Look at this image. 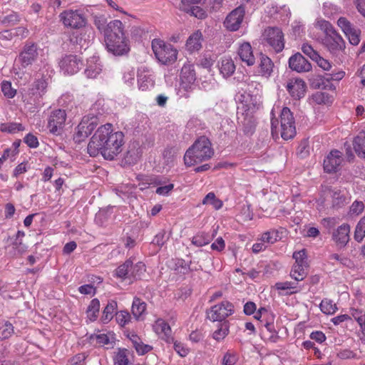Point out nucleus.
Instances as JSON below:
<instances>
[{
    "label": "nucleus",
    "mask_w": 365,
    "mask_h": 365,
    "mask_svg": "<svg viewBox=\"0 0 365 365\" xmlns=\"http://www.w3.org/2000/svg\"><path fill=\"white\" fill-rule=\"evenodd\" d=\"M111 123H106L98 128L88 145V153L92 157L101 154L106 160H113L122 152L124 134L114 131Z\"/></svg>",
    "instance_id": "nucleus-1"
},
{
    "label": "nucleus",
    "mask_w": 365,
    "mask_h": 365,
    "mask_svg": "<svg viewBox=\"0 0 365 365\" xmlns=\"http://www.w3.org/2000/svg\"><path fill=\"white\" fill-rule=\"evenodd\" d=\"M98 29L103 33L106 46L110 53L115 56L128 53L130 47L123 24H98Z\"/></svg>",
    "instance_id": "nucleus-2"
},
{
    "label": "nucleus",
    "mask_w": 365,
    "mask_h": 365,
    "mask_svg": "<svg viewBox=\"0 0 365 365\" xmlns=\"http://www.w3.org/2000/svg\"><path fill=\"white\" fill-rule=\"evenodd\" d=\"M214 155L211 143L205 136L200 137L184 154V164L192 166L204 160H207Z\"/></svg>",
    "instance_id": "nucleus-3"
},
{
    "label": "nucleus",
    "mask_w": 365,
    "mask_h": 365,
    "mask_svg": "<svg viewBox=\"0 0 365 365\" xmlns=\"http://www.w3.org/2000/svg\"><path fill=\"white\" fill-rule=\"evenodd\" d=\"M319 29L324 33L323 44L334 55H338L345 49V41L336 32L332 24H317Z\"/></svg>",
    "instance_id": "nucleus-4"
},
{
    "label": "nucleus",
    "mask_w": 365,
    "mask_h": 365,
    "mask_svg": "<svg viewBox=\"0 0 365 365\" xmlns=\"http://www.w3.org/2000/svg\"><path fill=\"white\" fill-rule=\"evenodd\" d=\"M152 49L155 57L162 64H173L177 60L178 51L172 45L155 38L152 41Z\"/></svg>",
    "instance_id": "nucleus-5"
},
{
    "label": "nucleus",
    "mask_w": 365,
    "mask_h": 365,
    "mask_svg": "<svg viewBox=\"0 0 365 365\" xmlns=\"http://www.w3.org/2000/svg\"><path fill=\"white\" fill-rule=\"evenodd\" d=\"M255 108V104H243L242 108H238L237 120L243 126L245 133H252L255 128V120L253 116V111Z\"/></svg>",
    "instance_id": "nucleus-6"
},
{
    "label": "nucleus",
    "mask_w": 365,
    "mask_h": 365,
    "mask_svg": "<svg viewBox=\"0 0 365 365\" xmlns=\"http://www.w3.org/2000/svg\"><path fill=\"white\" fill-rule=\"evenodd\" d=\"M234 313V306L228 301H223L212 307L206 312L207 318L212 322H225V319Z\"/></svg>",
    "instance_id": "nucleus-7"
},
{
    "label": "nucleus",
    "mask_w": 365,
    "mask_h": 365,
    "mask_svg": "<svg viewBox=\"0 0 365 365\" xmlns=\"http://www.w3.org/2000/svg\"><path fill=\"white\" fill-rule=\"evenodd\" d=\"M281 137L289 140L296 135L295 123L292 113L289 108H282L280 114Z\"/></svg>",
    "instance_id": "nucleus-8"
},
{
    "label": "nucleus",
    "mask_w": 365,
    "mask_h": 365,
    "mask_svg": "<svg viewBox=\"0 0 365 365\" xmlns=\"http://www.w3.org/2000/svg\"><path fill=\"white\" fill-rule=\"evenodd\" d=\"M263 39L274 50L281 52L284 48V34L277 26L268 27L262 34Z\"/></svg>",
    "instance_id": "nucleus-9"
},
{
    "label": "nucleus",
    "mask_w": 365,
    "mask_h": 365,
    "mask_svg": "<svg viewBox=\"0 0 365 365\" xmlns=\"http://www.w3.org/2000/svg\"><path fill=\"white\" fill-rule=\"evenodd\" d=\"M96 126V118L93 116H84L77 127V130L73 135L76 143H80L91 134Z\"/></svg>",
    "instance_id": "nucleus-10"
},
{
    "label": "nucleus",
    "mask_w": 365,
    "mask_h": 365,
    "mask_svg": "<svg viewBox=\"0 0 365 365\" xmlns=\"http://www.w3.org/2000/svg\"><path fill=\"white\" fill-rule=\"evenodd\" d=\"M66 120V113L64 110L57 109L51 112L48 121V128L50 133L55 135L60 134Z\"/></svg>",
    "instance_id": "nucleus-11"
},
{
    "label": "nucleus",
    "mask_w": 365,
    "mask_h": 365,
    "mask_svg": "<svg viewBox=\"0 0 365 365\" xmlns=\"http://www.w3.org/2000/svg\"><path fill=\"white\" fill-rule=\"evenodd\" d=\"M344 71H339L332 73H326L324 76H318L313 81L312 84L317 88L331 89L333 85L330 83L331 81H340L344 76Z\"/></svg>",
    "instance_id": "nucleus-12"
},
{
    "label": "nucleus",
    "mask_w": 365,
    "mask_h": 365,
    "mask_svg": "<svg viewBox=\"0 0 365 365\" xmlns=\"http://www.w3.org/2000/svg\"><path fill=\"white\" fill-rule=\"evenodd\" d=\"M350 226L344 223L334 230L331 235V239L335 245L339 247H344L349 241Z\"/></svg>",
    "instance_id": "nucleus-13"
},
{
    "label": "nucleus",
    "mask_w": 365,
    "mask_h": 365,
    "mask_svg": "<svg viewBox=\"0 0 365 365\" xmlns=\"http://www.w3.org/2000/svg\"><path fill=\"white\" fill-rule=\"evenodd\" d=\"M343 161L342 154L339 150H334L324 160V169L325 172L331 173L336 172Z\"/></svg>",
    "instance_id": "nucleus-14"
},
{
    "label": "nucleus",
    "mask_w": 365,
    "mask_h": 365,
    "mask_svg": "<svg viewBox=\"0 0 365 365\" xmlns=\"http://www.w3.org/2000/svg\"><path fill=\"white\" fill-rule=\"evenodd\" d=\"M83 66L81 58L74 55L65 56L60 62V66L65 73L74 74L77 73Z\"/></svg>",
    "instance_id": "nucleus-15"
},
{
    "label": "nucleus",
    "mask_w": 365,
    "mask_h": 365,
    "mask_svg": "<svg viewBox=\"0 0 365 365\" xmlns=\"http://www.w3.org/2000/svg\"><path fill=\"white\" fill-rule=\"evenodd\" d=\"M289 67L297 73L308 72L312 69L311 63L299 53L289 58Z\"/></svg>",
    "instance_id": "nucleus-16"
},
{
    "label": "nucleus",
    "mask_w": 365,
    "mask_h": 365,
    "mask_svg": "<svg viewBox=\"0 0 365 365\" xmlns=\"http://www.w3.org/2000/svg\"><path fill=\"white\" fill-rule=\"evenodd\" d=\"M38 56L37 46L34 43H26L19 54V61L23 67L31 65Z\"/></svg>",
    "instance_id": "nucleus-17"
},
{
    "label": "nucleus",
    "mask_w": 365,
    "mask_h": 365,
    "mask_svg": "<svg viewBox=\"0 0 365 365\" xmlns=\"http://www.w3.org/2000/svg\"><path fill=\"white\" fill-rule=\"evenodd\" d=\"M63 23H85L88 21V13L83 10L65 11L60 14Z\"/></svg>",
    "instance_id": "nucleus-18"
},
{
    "label": "nucleus",
    "mask_w": 365,
    "mask_h": 365,
    "mask_svg": "<svg viewBox=\"0 0 365 365\" xmlns=\"http://www.w3.org/2000/svg\"><path fill=\"white\" fill-rule=\"evenodd\" d=\"M274 314L265 309V310H264L263 318L261 323L270 334L267 339L274 343L277 342L279 339V336L274 328Z\"/></svg>",
    "instance_id": "nucleus-19"
},
{
    "label": "nucleus",
    "mask_w": 365,
    "mask_h": 365,
    "mask_svg": "<svg viewBox=\"0 0 365 365\" xmlns=\"http://www.w3.org/2000/svg\"><path fill=\"white\" fill-rule=\"evenodd\" d=\"M287 89L292 98L300 99L304 96L306 83L300 78L291 79L287 83Z\"/></svg>",
    "instance_id": "nucleus-20"
},
{
    "label": "nucleus",
    "mask_w": 365,
    "mask_h": 365,
    "mask_svg": "<svg viewBox=\"0 0 365 365\" xmlns=\"http://www.w3.org/2000/svg\"><path fill=\"white\" fill-rule=\"evenodd\" d=\"M238 55L240 59L247 66H252L255 63V58L253 55L252 46L250 43H242L238 49Z\"/></svg>",
    "instance_id": "nucleus-21"
},
{
    "label": "nucleus",
    "mask_w": 365,
    "mask_h": 365,
    "mask_svg": "<svg viewBox=\"0 0 365 365\" xmlns=\"http://www.w3.org/2000/svg\"><path fill=\"white\" fill-rule=\"evenodd\" d=\"M153 330L161 339L170 343V341H173V338L170 337L171 329L170 326L163 319H158L153 325Z\"/></svg>",
    "instance_id": "nucleus-22"
},
{
    "label": "nucleus",
    "mask_w": 365,
    "mask_h": 365,
    "mask_svg": "<svg viewBox=\"0 0 365 365\" xmlns=\"http://www.w3.org/2000/svg\"><path fill=\"white\" fill-rule=\"evenodd\" d=\"M69 26L70 31H68L70 41L76 45H81L83 46V41H85L84 36V31L85 29L82 26L81 24H75L74 26H71L72 24H67Z\"/></svg>",
    "instance_id": "nucleus-23"
},
{
    "label": "nucleus",
    "mask_w": 365,
    "mask_h": 365,
    "mask_svg": "<svg viewBox=\"0 0 365 365\" xmlns=\"http://www.w3.org/2000/svg\"><path fill=\"white\" fill-rule=\"evenodd\" d=\"M274 63L267 56L260 53L259 58V73L262 76L269 77L273 71Z\"/></svg>",
    "instance_id": "nucleus-24"
},
{
    "label": "nucleus",
    "mask_w": 365,
    "mask_h": 365,
    "mask_svg": "<svg viewBox=\"0 0 365 365\" xmlns=\"http://www.w3.org/2000/svg\"><path fill=\"white\" fill-rule=\"evenodd\" d=\"M202 35L201 32L193 33L186 41V48L188 51L192 53L199 51L202 47Z\"/></svg>",
    "instance_id": "nucleus-25"
},
{
    "label": "nucleus",
    "mask_w": 365,
    "mask_h": 365,
    "mask_svg": "<svg viewBox=\"0 0 365 365\" xmlns=\"http://www.w3.org/2000/svg\"><path fill=\"white\" fill-rule=\"evenodd\" d=\"M128 336L131 341L133 346L139 355H143L152 350L153 347L148 344H143L137 334H128Z\"/></svg>",
    "instance_id": "nucleus-26"
},
{
    "label": "nucleus",
    "mask_w": 365,
    "mask_h": 365,
    "mask_svg": "<svg viewBox=\"0 0 365 365\" xmlns=\"http://www.w3.org/2000/svg\"><path fill=\"white\" fill-rule=\"evenodd\" d=\"M220 73L225 78L232 76L235 71V66L233 61L230 58H223L219 62Z\"/></svg>",
    "instance_id": "nucleus-27"
},
{
    "label": "nucleus",
    "mask_w": 365,
    "mask_h": 365,
    "mask_svg": "<svg viewBox=\"0 0 365 365\" xmlns=\"http://www.w3.org/2000/svg\"><path fill=\"white\" fill-rule=\"evenodd\" d=\"M184 70H186L185 73H187L186 76H184V90H193L195 88V81L196 79L193 66L189 64L186 66L184 65Z\"/></svg>",
    "instance_id": "nucleus-28"
},
{
    "label": "nucleus",
    "mask_w": 365,
    "mask_h": 365,
    "mask_svg": "<svg viewBox=\"0 0 365 365\" xmlns=\"http://www.w3.org/2000/svg\"><path fill=\"white\" fill-rule=\"evenodd\" d=\"M343 25L342 30L348 38L349 43L354 46L358 45L360 42V31L351 28L350 24Z\"/></svg>",
    "instance_id": "nucleus-29"
},
{
    "label": "nucleus",
    "mask_w": 365,
    "mask_h": 365,
    "mask_svg": "<svg viewBox=\"0 0 365 365\" xmlns=\"http://www.w3.org/2000/svg\"><path fill=\"white\" fill-rule=\"evenodd\" d=\"M353 145L357 155L359 157L365 158V130L360 132L354 139Z\"/></svg>",
    "instance_id": "nucleus-30"
},
{
    "label": "nucleus",
    "mask_w": 365,
    "mask_h": 365,
    "mask_svg": "<svg viewBox=\"0 0 365 365\" xmlns=\"http://www.w3.org/2000/svg\"><path fill=\"white\" fill-rule=\"evenodd\" d=\"M245 14V8L240 6L227 15L224 23H242Z\"/></svg>",
    "instance_id": "nucleus-31"
},
{
    "label": "nucleus",
    "mask_w": 365,
    "mask_h": 365,
    "mask_svg": "<svg viewBox=\"0 0 365 365\" xmlns=\"http://www.w3.org/2000/svg\"><path fill=\"white\" fill-rule=\"evenodd\" d=\"M307 267L305 264H294L290 272L292 278L296 281H302L307 276L305 268Z\"/></svg>",
    "instance_id": "nucleus-32"
},
{
    "label": "nucleus",
    "mask_w": 365,
    "mask_h": 365,
    "mask_svg": "<svg viewBox=\"0 0 365 365\" xmlns=\"http://www.w3.org/2000/svg\"><path fill=\"white\" fill-rule=\"evenodd\" d=\"M117 309V302L114 300H110L108 302L106 307H105L103 315L101 317L103 323H107L110 321L113 317L115 309Z\"/></svg>",
    "instance_id": "nucleus-33"
},
{
    "label": "nucleus",
    "mask_w": 365,
    "mask_h": 365,
    "mask_svg": "<svg viewBox=\"0 0 365 365\" xmlns=\"http://www.w3.org/2000/svg\"><path fill=\"white\" fill-rule=\"evenodd\" d=\"M150 184L153 183L156 185H160L155 190V192L160 195H166L173 189V184H168L163 186V182L159 177L152 178Z\"/></svg>",
    "instance_id": "nucleus-34"
},
{
    "label": "nucleus",
    "mask_w": 365,
    "mask_h": 365,
    "mask_svg": "<svg viewBox=\"0 0 365 365\" xmlns=\"http://www.w3.org/2000/svg\"><path fill=\"white\" fill-rule=\"evenodd\" d=\"M128 355V349H119L113 358L114 365H129Z\"/></svg>",
    "instance_id": "nucleus-35"
},
{
    "label": "nucleus",
    "mask_w": 365,
    "mask_h": 365,
    "mask_svg": "<svg viewBox=\"0 0 365 365\" xmlns=\"http://www.w3.org/2000/svg\"><path fill=\"white\" fill-rule=\"evenodd\" d=\"M102 71V66L101 63L91 61L89 63L87 68L85 71V73L88 78H96Z\"/></svg>",
    "instance_id": "nucleus-36"
},
{
    "label": "nucleus",
    "mask_w": 365,
    "mask_h": 365,
    "mask_svg": "<svg viewBox=\"0 0 365 365\" xmlns=\"http://www.w3.org/2000/svg\"><path fill=\"white\" fill-rule=\"evenodd\" d=\"M331 197V206L334 209H339L347 203L346 196L340 191L333 192Z\"/></svg>",
    "instance_id": "nucleus-37"
},
{
    "label": "nucleus",
    "mask_w": 365,
    "mask_h": 365,
    "mask_svg": "<svg viewBox=\"0 0 365 365\" xmlns=\"http://www.w3.org/2000/svg\"><path fill=\"white\" fill-rule=\"evenodd\" d=\"M146 304L142 302L139 298H134L132 304V313L133 316L138 319L145 311Z\"/></svg>",
    "instance_id": "nucleus-38"
},
{
    "label": "nucleus",
    "mask_w": 365,
    "mask_h": 365,
    "mask_svg": "<svg viewBox=\"0 0 365 365\" xmlns=\"http://www.w3.org/2000/svg\"><path fill=\"white\" fill-rule=\"evenodd\" d=\"M132 267V261L128 259L123 264L120 265L115 269V274L118 277L122 279L130 278V269Z\"/></svg>",
    "instance_id": "nucleus-39"
},
{
    "label": "nucleus",
    "mask_w": 365,
    "mask_h": 365,
    "mask_svg": "<svg viewBox=\"0 0 365 365\" xmlns=\"http://www.w3.org/2000/svg\"><path fill=\"white\" fill-rule=\"evenodd\" d=\"M280 239L279 232L275 230H271L264 232L259 240L267 244H274Z\"/></svg>",
    "instance_id": "nucleus-40"
},
{
    "label": "nucleus",
    "mask_w": 365,
    "mask_h": 365,
    "mask_svg": "<svg viewBox=\"0 0 365 365\" xmlns=\"http://www.w3.org/2000/svg\"><path fill=\"white\" fill-rule=\"evenodd\" d=\"M100 309V302L98 299H93L91 300L88 309V317L91 321L96 320L98 317V313Z\"/></svg>",
    "instance_id": "nucleus-41"
},
{
    "label": "nucleus",
    "mask_w": 365,
    "mask_h": 365,
    "mask_svg": "<svg viewBox=\"0 0 365 365\" xmlns=\"http://www.w3.org/2000/svg\"><path fill=\"white\" fill-rule=\"evenodd\" d=\"M145 271V266L143 262H139L135 264L132 262V267L130 269V278H140Z\"/></svg>",
    "instance_id": "nucleus-42"
},
{
    "label": "nucleus",
    "mask_w": 365,
    "mask_h": 365,
    "mask_svg": "<svg viewBox=\"0 0 365 365\" xmlns=\"http://www.w3.org/2000/svg\"><path fill=\"white\" fill-rule=\"evenodd\" d=\"M319 307L321 311L326 314H332L337 309L336 305L328 299H323L320 303Z\"/></svg>",
    "instance_id": "nucleus-43"
},
{
    "label": "nucleus",
    "mask_w": 365,
    "mask_h": 365,
    "mask_svg": "<svg viewBox=\"0 0 365 365\" xmlns=\"http://www.w3.org/2000/svg\"><path fill=\"white\" fill-rule=\"evenodd\" d=\"M140 158L139 152L135 148H131L127 151L125 155L123 161L126 165L135 164Z\"/></svg>",
    "instance_id": "nucleus-44"
},
{
    "label": "nucleus",
    "mask_w": 365,
    "mask_h": 365,
    "mask_svg": "<svg viewBox=\"0 0 365 365\" xmlns=\"http://www.w3.org/2000/svg\"><path fill=\"white\" fill-rule=\"evenodd\" d=\"M24 236L23 231H18L16 233V239L15 242L12 245V248L14 250V255H19L25 252L26 247L22 244L21 239Z\"/></svg>",
    "instance_id": "nucleus-45"
},
{
    "label": "nucleus",
    "mask_w": 365,
    "mask_h": 365,
    "mask_svg": "<svg viewBox=\"0 0 365 365\" xmlns=\"http://www.w3.org/2000/svg\"><path fill=\"white\" fill-rule=\"evenodd\" d=\"M202 203L205 205H211L216 210H219L222 206V202L216 198L213 192H209L203 199Z\"/></svg>",
    "instance_id": "nucleus-46"
},
{
    "label": "nucleus",
    "mask_w": 365,
    "mask_h": 365,
    "mask_svg": "<svg viewBox=\"0 0 365 365\" xmlns=\"http://www.w3.org/2000/svg\"><path fill=\"white\" fill-rule=\"evenodd\" d=\"M365 237V215L358 222L355 232L354 239L357 242H361Z\"/></svg>",
    "instance_id": "nucleus-47"
},
{
    "label": "nucleus",
    "mask_w": 365,
    "mask_h": 365,
    "mask_svg": "<svg viewBox=\"0 0 365 365\" xmlns=\"http://www.w3.org/2000/svg\"><path fill=\"white\" fill-rule=\"evenodd\" d=\"M139 88L142 91H146L154 86V81L147 75H141L138 79Z\"/></svg>",
    "instance_id": "nucleus-48"
},
{
    "label": "nucleus",
    "mask_w": 365,
    "mask_h": 365,
    "mask_svg": "<svg viewBox=\"0 0 365 365\" xmlns=\"http://www.w3.org/2000/svg\"><path fill=\"white\" fill-rule=\"evenodd\" d=\"M14 333L12 324L8 322L0 324V339H8Z\"/></svg>",
    "instance_id": "nucleus-49"
},
{
    "label": "nucleus",
    "mask_w": 365,
    "mask_h": 365,
    "mask_svg": "<svg viewBox=\"0 0 365 365\" xmlns=\"http://www.w3.org/2000/svg\"><path fill=\"white\" fill-rule=\"evenodd\" d=\"M228 325L227 322L220 324V327L213 333V338L217 341L223 339L228 334Z\"/></svg>",
    "instance_id": "nucleus-50"
},
{
    "label": "nucleus",
    "mask_w": 365,
    "mask_h": 365,
    "mask_svg": "<svg viewBox=\"0 0 365 365\" xmlns=\"http://www.w3.org/2000/svg\"><path fill=\"white\" fill-rule=\"evenodd\" d=\"M210 241V237L205 233L198 234L192 237V242L197 247H202L207 245Z\"/></svg>",
    "instance_id": "nucleus-51"
},
{
    "label": "nucleus",
    "mask_w": 365,
    "mask_h": 365,
    "mask_svg": "<svg viewBox=\"0 0 365 365\" xmlns=\"http://www.w3.org/2000/svg\"><path fill=\"white\" fill-rule=\"evenodd\" d=\"M1 91L8 98H12L15 96L16 91L11 86V83L9 81H4L1 83Z\"/></svg>",
    "instance_id": "nucleus-52"
},
{
    "label": "nucleus",
    "mask_w": 365,
    "mask_h": 365,
    "mask_svg": "<svg viewBox=\"0 0 365 365\" xmlns=\"http://www.w3.org/2000/svg\"><path fill=\"white\" fill-rule=\"evenodd\" d=\"M115 314V319L120 326L124 327L127 323L130 322V315L128 312L120 311L117 312Z\"/></svg>",
    "instance_id": "nucleus-53"
},
{
    "label": "nucleus",
    "mask_w": 365,
    "mask_h": 365,
    "mask_svg": "<svg viewBox=\"0 0 365 365\" xmlns=\"http://www.w3.org/2000/svg\"><path fill=\"white\" fill-rule=\"evenodd\" d=\"M364 210V204L362 201L355 200L350 206L349 212L351 215H359Z\"/></svg>",
    "instance_id": "nucleus-54"
},
{
    "label": "nucleus",
    "mask_w": 365,
    "mask_h": 365,
    "mask_svg": "<svg viewBox=\"0 0 365 365\" xmlns=\"http://www.w3.org/2000/svg\"><path fill=\"white\" fill-rule=\"evenodd\" d=\"M187 13H190L191 16H194L201 20L207 16V12L198 6H192Z\"/></svg>",
    "instance_id": "nucleus-55"
},
{
    "label": "nucleus",
    "mask_w": 365,
    "mask_h": 365,
    "mask_svg": "<svg viewBox=\"0 0 365 365\" xmlns=\"http://www.w3.org/2000/svg\"><path fill=\"white\" fill-rule=\"evenodd\" d=\"M302 52L312 60L319 58L318 53L314 50L312 46L308 43H304L302 46Z\"/></svg>",
    "instance_id": "nucleus-56"
},
{
    "label": "nucleus",
    "mask_w": 365,
    "mask_h": 365,
    "mask_svg": "<svg viewBox=\"0 0 365 365\" xmlns=\"http://www.w3.org/2000/svg\"><path fill=\"white\" fill-rule=\"evenodd\" d=\"M277 15L279 16L278 18L277 16L275 18L277 21H287L289 20V17L291 16V12L289 11V9L288 7H286L285 6L281 8L280 11L277 13Z\"/></svg>",
    "instance_id": "nucleus-57"
},
{
    "label": "nucleus",
    "mask_w": 365,
    "mask_h": 365,
    "mask_svg": "<svg viewBox=\"0 0 365 365\" xmlns=\"http://www.w3.org/2000/svg\"><path fill=\"white\" fill-rule=\"evenodd\" d=\"M293 258L295 259L294 264H305L307 265L306 262V251L305 250H302L298 252H295L293 254Z\"/></svg>",
    "instance_id": "nucleus-58"
},
{
    "label": "nucleus",
    "mask_w": 365,
    "mask_h": 365,
    "mask_svg": "<svg viewBox=\"0 0 365 365\" xmlns=\"http://www.w3.org/2000/svg\"><path fill=\"white\" fill-rule=\"evenodd\" d=\"M166 240L167 237L165 236V233L164 232H160L155 236L152 243L158 245V247H162L165 244Z\"/></svg>",
    "instance_id": "nucleus-59"
},
{
    "label": "nucleus",
    "mask_w": 365,
    "mask_h": 365,
    "mask_svg": "<svg viewBox=\"0 0 365 365\" xmlns=\"http://www.w3.org/2000/svg\"><path fill=\"white\" fill-rule=\"evenodd\" d=\"M24 142L30 147V148H37L38 146V141L37 138L29 133L24 138Z\"/></svg>",
    "instance_id": "nucleus-60"
},
{
    "label": "nucleus",
    "mask_w": 365,
    "mask_h": 365,
    "mask_svg": "<svg viewBox=\"0 0 365 365\" xmlns=\"http://www.w3.org/2000/svg\"><path fill=\"white\" fill-rule=\"evenodd\" d=\"M135 79V71L133 68H128L123 73V80L126 83L132 84Z\"/></svg>",
    "instance_id": "nucleus-61"
},
{
    "label": "nucleus",
    "mask_w": 365,
    "mask_h": 365,
    "mask_svg": "<svg viewBox=\"0 0 365 365\" xmlns=\"http://www.w3.org/2000/svg\"><path fill=\"white\" fill-rule=\"evenodd\" d=\"M329 259L339 261L341 264H342L343 265L347 266V267H349L351 264V262L349 258H347L346 257H342V256H341L338 254H335V253L331 254L329 256Z\"/></svg>",
    "instance_id": "nucleus-62"
},
{
    "label": "nucleus",
    "mask_w": 365,
    "mask_h": 365,
    "mask_svg": "<svg viewBox=\"0 0 365 365\" xmlns=\"http://www.w3.org/2000/svg\"><path fill=\"white\" fill-rule=\"evenodd\" d=\"M257 309L256 304L253 302H247L244 305L243 312L246 315H252L253 314Z\"/></svg>",
    "instance_id": "nucleus-63"
},
{
    "label": "nucleus",
    "mask_w": 365,
    "mask_h": 365,
    "mask_svg": "<svg viewBox=\"0 0 365 365\" xmlns=\"http://www.w3.org/2000/svg\"><path fill=\"white\" fill-rule=\"evenodd\" d=\"M86 358L85 354H78L71 359L70 365H83Z\"/></svg>",
    "instance_id": "nucleus-64"
}]
</instances>
